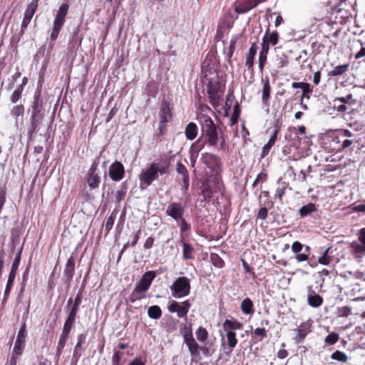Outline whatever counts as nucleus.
<instances>
[{
  "mask_svg": "<svg viewBox=\"0 0 365 365\" xmlns=\"http://www.w3.org/2000/svg\"><path fill=\"white\" fill-rule=\"evenodd\" d=\"M201 137L209 146L216 150H225L226 143L225 136L218 135L217 127L210 117L203 115L200 118Z\"/></svg>",
  "mask_w": 365,
  "mask_h": 365,
  "instance_id": "nucleus-1",
  "label": "nucleus"
},
{
  "mask_svg": "<svg viewBox=\"0 0 365 365\" xmlns=\"http://www.w3.org/2000/svg\"><path fill=\"white\" fill-rule=\"evenodd\" d=\"M242 328V324L237 320L226 319L222 324V331L225 332V336L221 333L222 346L223 347L224 354L227 357H230L232 349L238 342L235 331Z\"/></svg>",
  "mask_w": 365,
  "mask_h": 365,
  "instance_id": "nucleus-2",
  "label": "nucleus"
},
{
  "mask_svg": "<svg viewBox=\"0 0 365 365\" xmlns=\"http://www.w3.org/2000/svg\"><path fill=\"white\" fill-rule=\"evenodd\" d=\"M168 172V165L160 162H154L150 163L139 176V187L141 190L146 189L153 181L156 180L160 175H163Z\"/></svg>",
  "mask_w": 365,
  "mask_h": 365,
  "instance_id": "nucleus-3",
  "label": "nucleus"
},
{
  "mask_svg": "<svg viewBox=\"0 0 365 365\" xmlns=\"http://www.w3.org/2000/svg\"><path fill=\"white\" fill-rule=\"evenodd\" d=\"M68 5L63 4L60 6L53 21L52 31L50 35L51 41H55L61 30V28L65 24L66 16L68 11Z\"/></svg>",
  "mask_w": 365,
  "mask_h": 365,
  "instance_id": "nucleus-4",
  "label": "nucleus"
},
{
  "mask_svg": "<svg viewBox=\"0 0 365 365\" xmlns=\"http://www.w3.org/2000/svg\"><path fill=\"white\" fill-rule=\"evenodd\" d=\"M190 281L186 277H178L170 287L172 295L175 298H182L190 292Z\"/></svg>",
  "mask_w": 365,
  "mask_h": 365,
  "instance_id": "nucleus-5",
  "label": "nucleus"
},
{
  "mask_svg": "<svg viewBox=\"0 0 365 365\" xmlns=\"http://www.w3.org/2000/svg\"><path fill=\"white\" fill-rule=\"evenodd\" d=\"M33 111L31 117V128L28 132L29 138H31L33 134L36 133L43 119V114L41 112V107L38 102L34 103L32 106Z\"/></svg>",
  "mask_w": 365,
  "mask_h": 365,
  "instance_id": "nucleus-6",
  "label": "nucleus"
},
{
  "mask_svg": "<svg viewBox=\"0 0 365 365\" xmlns=\"http://www.w3.org/2000/svg\"><path fill=\"white\" fill-rule=\"evenodd\" d=\"M22 247L19 249V250L17 252L16 257L14 258V260L12 263L11 269L9 274V278L7 280L6 286L4 291V301H6L10 294L11 287L13 286L15 277H16V270L19 266L20 261H21V255L22 252Z\"/></svg>",
  "mask_w": 365,
  "mask_h": 365,
  "instance_id": "nucleus-7",
  "label": "nucleus"
},
{
  "mask_svg": "<svg viewBox=\"0 0 365 365\" xmlns=\"http://www.w3.org/2000/svg\"><path fill=\"white\" fill-rule=\"evenodd\" d=\"M350 248L355 257L362 258L365 255V227L359 230L358 241H353Z\"/></svg>",
  "mask_w": 365,
  "mask_h": 365,
  "instance_id": "nucleus-8",
  "label": "nucleus"
},
{
  "mask_svg": "<svg viewBox=\"0 0 365 365\" xmlns=\"http://www.w3.org/2000/svg\"><path fill=\"white\" fill-rule=\"evenodd\" d=\"M191 304L189 300H185L181 304L176 301H173L168 306V311L171 313H177L179 318L185 317L189 312Z\"/></svg>",
  "mask_w": 365,
  "mask_h": 365,
  "instance_id": "nucleus-9",
  "label": "nucleus"
},
{
  "mask_svg": "<svg viewBox=\"0 0 365 365\" xmlns=\"http://www.w3.org/2000/svg\"><path fill=\"white\" fill-rule=\"evenodd\" d=\"M279 38V33L277 31H270L268 28L262 38L261 47L269 51L270 46H275L278 43Z\"/></svg>",
  "mask_w": 365,
  "mask_h": 365,
  "instance_id": "nucleus-10",
  "label": "nucleus"
},
{
  "mask_svg": "<svg viewBox=\"0 0 365 365\" xmlns=\"http://www.w3.org/2000/svg\"><path fill=\"white\" fill-rule=\"evenodd\" d=\"M125 169L123 165L119 161L113 163L110 168L108 174L112 180L118 182L124 177Z\"/></svg>",
  "mask_w": 365,
  "mask_h": 365,
  "instance_id": "nucleus-11",
  "label": "nucleus"
},
{
  "mask_svg": "<svg viewBox=\"0 0 365 365\" xmlns=\"http://www.w3.org/2000/svg\"><path fill=\"white\" fill-rule=\"evenodd\" d=\"M38 0H32L31 2L28 5L26 10L25 11L23 21L21 22V30L22 32L27 28L28 25L31 22L36 10L38 7Z\"/></svg>",
  "mask_w": 365,
  "mask_h": 365,
  "instance_id": "nucleus-12",
  "label": "nucleus"
},
{
  "mask_svg": "<svg viewBox=\"0 0 365 365\" xmlns=\"http://www.w3.org/2000/svg\"><path fill=\"white\" fill-rule=\"evenodd\" d=\"M184 212L185 209L183 206L178 202L169 204L166 209V214L176 221L183 217Z\"/></svg>",
  "mask_w": 365,
  "mask_h": 365,
  "instance_id": "nucleus-13",
  "label": "nucleus"
},
{
  "mask_svg": "<svg viewBox=\"0 0 365 365\" xmlns=\"http://www.w3.org/2000/svg\"><path fill=\"white\" fill-rule=\"evenodd\" d=\"M159 118L161 128H163L167 123L171 120L172 113L169 103L163 102L161 104L160 110L159 112Z\"/></svg>",
  "mask_w": 365,
  "mask_h": 365,
  "instance_id": "nucleus-14",
  "label": "nucleus"
},
{
  "mask_svg": "<svg viewBox=\"0 0 365 365\" xmlns=\"http://www.w3.org/2000/svg\"><path fill=\"white\" fill-rule=\"evenodd\" d=\"M88 185L91 189H95L98 187L101 178L97 173V166L92 165L89 169V176L87 180Z\"/></svg>",
  "mask_w": 365,
  "mask_h": 365,
  "instance_id": "nucleus-15",
  "label": "nucleus"
},
{
  "mask_svg": "<svg viewBox=\"0 0 365 365\" xmlns=\"http://www.w3.org/2000/svg\"><path fill=\"white\" fill-rule=\"evenodd\" d=\"M285 140L291 142V145L298 148L301 143V138L295 127H290L287 129L285 134Z\"/></svg>",
  "mask_w": 365,
  "mask_h": 365,
  "instance_id": "nucleus-16",
  "label": "nucleus"
},
{
  "mask_svg": "<svg viewBox=\"0 0 365 365\" xmlns=\"http://www.w3.org/2000/svg\"><path fill=\"white\" fill-rule=\"evenodd\" d=\"M155 277V273L154 271L146 272L143 275L137 286L143 289L145 292H147Z\"/></svg>",
  "mask_w": 365,
  "mask_h": 365,
  "instance_id": "nucleus-17",
  "label": "nucleus"
},
{
  "mask_svg": "<svg viewBox=\"0 0 365 365\" xmlns=\"http://www.w3.org/2000/svg\"><path fill=\"white\" fill-rule=\"evenodd\" d=\"M307 302L312 307L317 308L322 304L323 299L320 295L315 294L311 287H309Z\"/></svg>",
  "mask_w": 365,
  "mask_h": 365,
  "instance_id": "nucleus-18",
  "label": "nucleus"
},
{
  "mask_svg": "<svg viewBox=\"0 0 365 365\" xmlns=\"http://www.w3.org/2000/svg\"><path fill=\"white\" fill-rule=\"evenodd\" d=\"M75 270V260L73 256H71L66 264V267L63 271L64 276L66 279L70 281L73 276Z\"/></svg>",
  "mask_w": 365,
  "mask_h": 365,
  "instance_id": "nucleus-19",
  "label": "nucleus"
},
{
  "mask_svg": "<svg viewBox=\"0 0 365 365\" xmlns=\"http://www.w3.org/2000/svg\"><path fill=\"white\" fill-rule=\"evenodd\" d=\"M178 220L180 230V242H183L189 236L191 227L183 217Z\"/></svg>",
  "mask_w": 365,
  "mask_h": 365,
  "instance_id": "nucleus-20",
  "label": "nucleus"
},
{
  "mask_svg": "<svg viewBox=\"0 0 365 365\" xmlns=\"http://www.w3.org/2000/svg\"><path fill=\"white\" fill-rule=\"evenodd\" d=\"M198 133V128L195 123H189L185 130L186 138L189 140H194Z\"/></svg>",
  "mask_w": 365,
  "mask_h": 365,
  "instance_id": "nucleus-21",
  "label": "nucleus"
},
{
  "mask_svg": "<svg viewBox=\"0 0 365 365\" xmlns=\"http://www.w3.org/2000/svg\"><path fill=\"white\" fill-rule=\"evenodd\" d=\"M277 134H278V130L274 129L273 134L271 136V138H269V141L262 148V158L265 157L269 153L271 148L274 145V143L276 142V140L277 138Z\"/></svg>",
  "mask_w": 365,
  "mask_h": 365,
  "instance_id": "nucleus-22",
  "label": "nucleus"
},
{
  "mask_svg": "<svg viewBox=\"0 0 365 365\" xmlns=\"http://www.w3.org/2000/svg\"><path fill=\"white\" fill-rule=\"evenodd\" d=\"M257 53V45L253 43L248 51V54L247 56L245 66L247 67L248 69H251L254 64V58Z\"/></svg>",
  "mask_w": 365,
  "mask_h": 365,
  "instance_id": "nucleus-23",
  "label": "nucleus"
},
{
  "mask_svg": "<svg viewBox=\"0 0 365 365\" xmlns=\"http://www.w3.org/2000/svg\"><path fill=\"white\" fill-rule=\"evenodd\" d=\"M182 245V257L184 259H193L194 248L190 245L187 244L185 240L181 242Z\"/></svg>",
  "mask_w": 365,
  "mask_h": 365,
  "instance_id": "nucleus-24",
  "label": "nucleus"
},
{
  "mask_svg": "<svg viewBox=\"0 0 365 365\" xmlns=\"http://www.w3.org/2000/svg\"><path fill=\"white\" fill-rule=\"evenodd\" d=\"M145 292L143 289L135 286L134 290L130 294L128 301L131 303H134L137 300H140L145 297Z\"/></svg>",
  "mask_w": 365,
  "mask_h": 365,
  "instance_id": "nucleus-25",
  "label": "nucleus"
},
{
  "mask_svg": "<svg viewBox=\"0 0 365 365\" xmlns=\"http://www.w3.org/2000/svg\"><path fill=\"white\" fill-rule=\"evenodd\" d=\"M236 43H237V39L235 38H232L230 41L228 46L224 48L223 53L229 62L230 61V59H231V58L233 55V53L235 51Z\"/></svg>",
  "mask_w": 365,
  "mask_h": 365,
  "instance_id": "nucleus-26",
  "label": "nucleus"
},
{
  "mask_svg": "<svg viewBox=\"0 0 365 365\" xmlns=\"http://www.w3.org/2000/svg\"><path fill=\"white\" fill-rule=\"evenodd\" d=\"M242 312L245 314H252L254 312L253 303L250 298H245L240 305Z\"/></svg>",
  "mask_w": 365,
  "mask_h": 365,
  "instance_id": "nucleus-27",
  "label": "nucleus"
},
{
  "mask_svg": "<svg viewBox=\"0 0 365 365\" xmlns=\"http://www.w3.org/2000/svg\"><path fill=\"white\" fill-rule=\"evenodd\" d=\"M316 210H317V207H316L315 204L310 202L306 205L302 206L299 210V212L302 217H304L307 216L308 215L312 213L313 212L316 211Z\"/></svg>",
  "mask_w": 365,
  "mask_h": 365,
  "instance_id": "nucleus-28",
  "label": "nucleus"
},
{
  "mask_svg": "<svg viewBox=\"0 0 365 365\" xmlns=\"http://www.w3.org/2000/svg\"><path fill=\"white\" fill-rule=\"evenodd\" d=\"M349 67V63L335 66L329 73L330 76H336L344 74Z\"/></svg>",
  "mask_w": 365,
  "mask_h": 365,
  "instance_id": "nucleus-29",
  "label": "nucleus"
},
{
  "mask_svg": "<svg viewBox=\"0 0 365 365\" xmlns=\"http://www.w3.org/2000/svg\"><path fill=\"white\" fill-rule=\"evenodd\" d=\"M270 91H271V88H270V86H269V80L267 79L263 83V89H262V102L266 105L267 104L268 100L269 98Z\"/></svg>",
  "mask_w": 365,
  "mask_h": 365,
  "instance_id": "nucleus-30",
  "label": "nucleus"
},
{
  "mask_svg": "<svg viewBox=\"0 0 365 365\" xmlns=\"http://www.w3.org/2000/svg\"><path fill=\"white\" fill-rule=\"evenodd\" d=\"M148 315L150 318L158 319L161 317L162 312L160 307L157 305L151 306L148 309Z\"/></svg>",
  "mask_w": 365,
  "mask_h": 365,
  "instance_id": "nucleus-31",
  "label": "nucleus"
},
{
  "mask_svg": "<svg viewBox=\"0 0 365 365\" xmlns=\"http://www.w3.org/2000/svg\"><path fill=\"white\" fill-rule=\"evenodd\" d=\"M268 53L269 50L261 47V51L259 56V69L261 72L263 71L264 66L267 62Z\"/></svg>",
  "mask_w": 365,
  "mask_h": 365,
  "instance_id": "nucleus-32",
  "label": "nucleus"
},
{
  "mask_svg": "<svg viewBox=\"0 0 365 365\" xmlns=\"http://www.w3.org/2000/svg\"><path fill=\"white\" fill-rule=\"evenodd\" d=\"M25 341L16 339L12 354L14 356H21L23 354L24 349L25 348Z\"/></svg>",
  "mask_w": 365,
  "mask_h": 365,
  "instance_id": "nucleus-33",
  "label": "nucleus"
},
{
  "mask_svg": "<svg viewBox=\"0 0 365 365\" xmlns=\"http://www.w3.org/2000/svg\"><path fill=\"white\" fill-rule=\"evenodd\" d=\"M184 342L187 344L188 349L192 355H195L198 351V344L195 341L194 337H192L190 339H188Z\"/></svg>",
  "mask_w": 365,
  "mask_h": 365,
  "instance_id": "nucleus-34",
  "label": "nucleus"
},
{
  "mask_svg": "<svg viewBox=\"0 0 365 365\" xmlns=\"http://www.w3.org/2000/svg\"><path fill=\"white\" fill-rule=\"evenodd\" d=\"M331 359L341 362H346L348 360V356L343 351H336L331 354Z\"/></svg>",
  "mask_w": 365,
  "mask_h": 365,
  "instance_id": "nucleus-35",
  "label": "nucleus"
},
{
  "mask_svg": "<svg viewBox=\"0 0 365 365\" xmlns=\"http://www.w3.org/2000/svg\"><path fill=\"white\" fill-rule=\"evenodd\" d=\"M68 337L60 336V338L58 341V344L56 346V356L58 359L60 356L61 355L62 351L63 348L65 347L66 343L67 341Z\"/></svg>",
  "mask_w": 365,
  "mask_h": 365,
  "instance_id": "nucleus-36",
  "label": "nucleus"
},
{
  "mask_svg": "<svg viewBox=\"0 0 365 365\" xmlns=\"http://www.w3.org/2000/svg\"><path fill=\"white\" fill-rule=\"evenodd\" d=\"M24 113V106L23 105H16L11 109V115L16 117V123H17V117L23 115Z\"/></svg>",
  "mask_w": 365,
  "mask_h": 365,
  "instance_id": "nucleus-37",
  "label": "nucleus"
},
{
  "mask_svg": "<svg viewBox=\"0 0 365 365\" xmlns=\"http://www.w3.org/2000/svg\"><path fill=\"white\" fill-rule=\"evenodd\" d=\"M84 349L74 348L70 365H77Z\"/></svg>",
  "mask_w": 365,
  "mask_h": 365,
  "instance_id": "nucleus-38",
  "label": "nucleus"
},
{
  "mask_svg": "<svg viewBox=\"0 0 365 365\" xmlns=\"http://www.w3.org/2000/svg\"><path fill=\"white\" fill-rule=\"evenodd\" d=\"M207 92L210 94V103L213 106H217L219 105L220 98V96L218 95L217 92L214 91L210 88H208Z\"/></svg>",
  "mask_w": 365,
  "mask_h": 365,
  "instance_id": "nucleus-39",
  "label": "nucleus"
},
{
  "mask_svg": "<svg viewBox=\"0 0 365 365\" xmlns=\"http://www.w3.org/2000/svg\"><path fill=\"white\" fill-rule=\"evenodd\" d=\"M124 354L120 350H118L117 348L114 349L113 356L112 357L113 365H120V360L123 356Z\"/></svg>",
  "mask_w": 365,
  "mask_h": 365,
  "instance_id": "nucleus-40",
  "label": "nucleus"
},
{
  "mask_svg": "<svg viewBox=\"0 0 365 365\" xmlns=\"http://www.w3.org/2000/svg\"><path fill=\"white\" fill-rule=\"evenodd\" d=\"M330 250V247H328L326 249V250L324 252L322 256H321L319 259H318V262L321 264H323V265H327L329 264L331 261V257L328 256V252Z\"/></svg>",
  "mask_w": 365,
  "mask_h": 365,
  "instance_id": "nucleus-41",
  "label": "nucleus"
},
{
  "mask_svg": "<svg viewBox=\"0 0 365 365\" xmlns=\"http://www.w3.org/2000/svg\"><path fill=\"white\" fill-rule=\"evenodd\" d=\"M196 336L198 341L204 342L207 338V331L205 328L199 327L196 331Z\"/></svg>",
  "mask_w": 365,
  "mask_h": 365,
  "instance_id": "nucleus-42",
  "label": "nucleus"
},
{
  "mask_svg": "<svg viewBox=\"0 0 365 365\" xmlns=\"http://www.w3.org/2000/svg\"><path fill=\"white\" fill-rule=\"evenodd\" d=\"M115 220V214L112 212L110 215L108 217L106 220V222L105 223V230L106 233H108L110 230L112 229L114 221Z\"/></svg>",
  "mask_w": 365,
  "mask_h": 365,
  "instance_id": "nucleus-43",
  "label": "nucleus"
},
{
  "mask_svg": "<svg viewBox=\"0 0 365 365\" xmlns=\"http://www.w3.org/2000/svg\"><path fill=\"white\" fill-rule=\"evenodd\" d=\"M338 334L336 333L332 332L325 337L324 342L327 344L333 345L338 341Z\"/></svg>",
  "mask_w": 365,
  "mask_h": 365,
  "instance_id": "nucleus-44",
  "label": "nucleus"
},
{
  "mask_svg": "<svg viewBox=\"0 0 365 365\" xmlns=\"http://www.w3.org/2000/svg\"><path fill=\"white\" fill-rule=\"evenodd\" d=\"M351 314V308L349 307H343L338 308L337 315L339 317H347Z\"/></svg>",
  "mask_w": 365,
  "mask_h": 365,
  "instance_id": "nucleus-45",
  "label": "nucleus"
},
{
  "mask_svg": "<svg viewBox=\"0 0 365 365\" xmlns=\"http://www.w3.org/2000/svg\"><path fill=\"white\" fill-rule=\"evenodd\" d=\"M176 170L178 174L182 175V179L189 178V174H188L187 168L181 163H178Z\"/></svg>",
  "mask_w": 365,
  "mask_h": 365,
  "instance_id": "nucleus-46",
  "label": "nucleus"
},
{
  "mask_svg": "<svg viewBox=\"0 0 365 365\" xmlns=\"http://www.w3.org/2000/svg\"><path fill=\"white\" fill-rule=\"evenodd\" d=\"M26 323H23L20 329L19 330L16 339L26 341Z\"/></svg>",
  "mask_w": 365,
  "mask_h": 365,
  "instance_id": "nucleus-47",
  "label": "nucleus"
},
{
  "mask_svg": "<svg viewBox=\"0 0 365 365\" xmlns=\"http://www.w3.org/2000/svg\"><path fill=\"white\" fill-rule=\"evenodd\" d=\"M67 307L69 309V313L76 315L79 306L73 304V299L71 298H69L67 302Z\"/></svg>",
  "mask_w": 365,
  "mask_h": 365,
  "instance_id": "nucleus-48",
  "label": "nucleus"
},
{
  "mask_svg": "<svg viewBox=\"0 0 365 365\" xmlns=\"http://www.w3.org/2000/svg\"><path fill=\"white\" fill-rule=\"evenodd\" d=\"M182 334L183 336L184 341L193 337L191 327L190 325L185 326L182 329Z\"/></svg>",
  "mask_w": 365,
  "mask_h": 365,
  "instance_id": "nucleus-49",
  "label": "nucleus"
},
{
  "mask_svg": "<svg viewBox=\"0 0 365 365\" xmlns=\"http://www.w3.org/2000/svg\"><path fill=\"white\" fill-rule=\"evenodd\" d=\"M86 340V334H81L78 336V341L75 346V348L79 349H84L83 347V344H85Z\"/></svg>",
  "mask_w": 365,
  "mask_h": 365,
  "instance_id": "nucleus-50",
  "label": "nucleus"
},
{
  "mask_svg": "<svg viewBox=\"0 0 365 365\" xmlns=\"http://www.w3.org/2000/svg\"><path fill=\"white\" fill-rule=\"evenodd\" d=\"M127 193V188L122 187L120 190H118L116 192L115 201L117 202H120L123 200H124Z\"/></svg>",
  "mask_w": 365,
  "mask_h": 365,
  "instance_id": "nucleus-51",
  "label": "nucleus"
},
{
  "mask_svg": "<svg viewBox=\"0 0 365 365\" xmlns=\"http://www.w3.org/2000/svg\"><path fill=\"white\" fill-rule=\"evenodd\" d=\"M254 334L259 338V341H261L266 337L267 331L264 328H257L254 331Z\"/></svg>",
  "mask_w": 365,
  "mask_h": 365,
  "instance_id": "nucleus-52",
  "label": "nucleus"
},
{
  "mask_svg": "<svg viewBox=\"0 0 365 365\" xmlns=\"http://www.w3.org/2000/svg\"><path fill=\"white\" fill-rule=\"evenodd\" d=\"M73 325V324H70L68 322H65L63 331L61 335L68 338V335L72 329Z\"/></svg>",
  "mask_w": 365,
  "mask_h": 365,
  "instance_id": "nucleus-53",
  "label": "nucleus"
},
{
  "mask_svg": "<svg viewBox=\"0 0 365 365\" xmlns=\"http://www.w3.org/2000/svg\"><path fill=\"white\" fill-rule=\"evenodd\" d=\"M212 260L215 267H224V261L217 255H215L212 256Z\"/></svg>",
  "mask_w": 365,
  "mask_h": 365,
  "instance_id": "nucleus-54",
  "label": "nucleus"
},
{
  "mask_svg": "<svg viewBox=\"0 0 365 365\" xmlns=\"http://www.w3.org/2000/svg\"><path fill=\"white\" fill-rule=\"evenodd\" d=\"M351 209L354 212H365V201H364V203H363V204H359L357 205H352Z\"/></svg>",
  "mask_w": 365,
  "mask_h": 365,
  "instance_id": "nucleus-55",
  "label": "nucleus"
},
{
  "mask_svg": "<svg viewBox=\"0 0 365 365\" xmlns=\"http://www.w3.org/2000/svg\"><path fill=\"white\" fill-rule=\"evenodd\" d=\"M267 209L266 207H262L257 213V217L262 220H265L267 217Z\"/></svg>",
  "mask_w": 365,
  "mask_h": 365,
  "instance_id": "nucleus-56",
  "label": "nucleus"
},
{
  "mask_svg": "<svg viewBox=\"0 0 365 365\" xmlns=\"http://www.w3.org/2000/svg\"><path fill=\"white\" fill-rule=\"evenodd\" d=\"M302 245L299 242H294L292 245V250L294 253H299L302 250Z\"/></svg>",
  "mask_w": 365,
  "mask_h": 365,
  "instance_id": "nucleus-57",
  "label": "nucleus"
},
{
  "mask_svg": "<svg viewBox=\"0 0 365 365\" xmlns=\"http://www.w3.org/2000/svg\"><path fill=\"white\" fill-rule=\"evenodd\" d=\"M301 89L302 90L304 96H306L307 94H309L312 92V90L310 88V85L307 83H304Z\"/></svg>",
  "mask_w": 365,
  "mask_h": 365,
  "instance_id": "nucleus-58",
  "label": "nucleus"
},
{
  "mask_svg": "<svg viewBox=\"0 0 365 365\" xmlns=\"http://www.w3.org/2000/svg\"><path fill=\"white\" fill-rule=\"evenodd\" d=\"M309 259V256L306 253H297L296 255V259L298 262L307 261Z\"/></svg>",
  "mask_w": 365,
  "mask_h": 365,
  "instance_id": "nucleus-59",
  "label": "nucleus"
},
{
  "mask_svg": "<svg viewBox=\"0 0 365 365\" xmlns=\"http://www.w3.org/2000/svg\"><path fill=\"white\" fill-rule=\"evenodd\" d=\"M21 94L20 93L14 91V92L11 96V101L13 103H16L21 98Z\"/></svg>",
  "mask_w": 365,
  "mask_h": 365,
  "instance_id": "nucleus-60",
  "label": "nucleus"
},
{
  "mask_svg": "<svg viewBox=\"0 0 365 365\" xmlns=\"http://www.w3.org/2000/svg\"><path fill=\"white\" fill-rule=\"evenodd\" d=\"M154 243V238L152 237H148L144 243L145 249H150Z\"/></svg>",
  "mask_w": 365,
  "mask_h": 365,
  "instance_id": "nucleus-61",
  "label": "nucleus"
},
{
  "mask_svg": "<svg viewBox=\"0 0 365 365\" xmlns=\"http://www.w3.org/2000/svg\"><path fill=\"white\" fill-rule=\"evenodd\" d=\"M320 78H321V73L320 71H317L314 73V76H313V82L315 85H318L320 82Z\"/></svg>",
  "mask_w": 365,
  "mask_h": 365,
  "instance_id": "nucleus-62",
  "label": "nucleus"
},
{
  "mask_svg": "<svg viewBox=\"0 0 365 365\" xmlns=\"http://www.w3.org/2000/svg\"><path fill=\"white\" fill-rule=\"evenodd\" d=\"M82 299H83L82 293L78 292V294L76 295L74 301H73V304L80 306V304L82 302Z\"/></svg>",
  "mask_w": 365,
  "mask_h": 365,
  "instance_id": "nucleus-63",
  "label": "nucleus"
},
{
  "mask_svg": "<svg viewBox=\"0 0 365 365\" xmlns=\"http://www.w3.org/2000/svg\"><path fill=\"white\" fill-rule=\"evenodd\" d=\"M128 365H145V362L140 358H135Z\"/></svg>",
  "mask_w": 365,
  "mask_h": 365,
  "instance_id": "nucleus-64",
  "label": "nucleus"
}]
</instances>
